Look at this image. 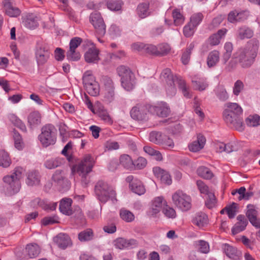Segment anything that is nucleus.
<instances>
[{
	"instance_id": "nucleus-60",
	"label": "nucleus",
	"mask_w": 260,
	"mask_h": 260,
	"mask_svg": "<svg viewBox=\"0 0 260 260\" xmlns=\"http://www.w3.org/2000/svg\"><path fill=\"white\" fill-rule=\"evenodd\" d=\"M242 13H238L236 11L231 12L228 15V20L232 23L240 21L242 19Z\"/></svg>"
},
{
	"instance_id": "nucleus-35",
	"label": "nucleus",
	"mask_w": 260,
	"mask_h": 260,
	"mask_svg": "<svg viewBox=\"0 0 260 260\" xmlns=\"http://www.w3.org/2000/svg\"><path fill=\"white\" fill-rule=\"evenodd\" d=\"M121 82L122 87L126 90L129 91L133 89L135 82L133 74L126 77H123L121 79Z\"/></svg>"
},
{
	"instance_id": "nucleus-12",
	"label": "nucleus",
	"mask_w": 260,
	"mask_h": 260,
	"mask_svg": "<svg viewBox=\"0 0 260 260\" xmlns=\"http://www.w3.org/2000/svg\"><path fill=\"white\" fill-rule=\"evenodd\" d=\"M86 45L90 46L88 50L84 55L85 61L89 63H96L100 58L99 57V51L90 41H85Z\"/></svg>"
},
{
	"instance_id": "nucleus-61",
	"label": "nucleus",
	"mask_w": 260,
	"mask_h": 260,
	"mask_svg": "<svg viewBox=\"0 0 260 260\" xmlns=\"http://www.w3.org/2000/svg\"><path fill=\"white\" fill-rule=\"evenodd\" d=\"M198 250L202 253H207L209 251V245L205 241H199L197 244Z\"/></svg>"
},
{
	"instance_id": "nucleus-28",
	"label": "nucleus",
	"mask_w": 260,
	"mask_h": 260,
	"mask_svg": "<svg viewBox=\"0 0 260 260\" xmlns=\"http://www.w3.org/2000/svg\"><path fill=\"white\" fill-rule=\"evenodd\" d=\"M237 220L238 221L232 229V233L234 235H236L244 231L248 223V221L244 215H238L237 216Z\"/></svg>"
},
{
	"instance_id": "nucleus-41",
	"label": "nucleus",
	"mask_w": 260,
	"mask_h": 260,
	"mask_svg": "<svg viewBox=\"0 0 260 260\" xmlns=\"http://www.w3.org/2000/svg\"><path fill=\"white\" fill-rule=\"evenodd\" d=\"M10 121L16 127L20 128L22 131H26V127L24 123L15 115L10 114L8 115Z\"/></svg>"
},
{
	"instance_id": "nucleus-52",
	"label": "nucleus",
	"mask_w": 260,
	"mask_h": 260,
	"mask_svg": "<svg viewBox=\"0 0 260 260\" xmlns=\"http://www.w3.org/2000/svg\"><path fill=\"white\" fill-rule=\"evenodd\" d=\"M122 2L120 0H110L107 3V7L112 11H119L121 9Z\"/></svg>"
},
{
	"instance_id": "nucleus-51",
	"label": "nucleus",
	"mask_w": 260,
	"mask_h": 260,
	"mask_svg": "<svg viewBox=\"0 0 260 260\" xmlns=\"http://www.w3.org/2000/svg\"><path fill=\"white\" fill-rule=\"evenodd\" d=\"M62 163V159L59 158L51 159L47 160L45 163V167L49 169L55 168L60 166Z\"/></svg>"
},
{
	"instance_id": "nucleus-1",
	"label": "nucleus",
	"mask_w": 260,
	"mask_h": 260,
	"mask_svg": "<svg viewBox=\"0 0 260 260\" xmlns=\"http://www.w3.org/2000/svg\"><path fill=\"white\" fill-rule=\"evenodd\" d=\"M160 79L167 85L166 91L169 95L173 96L175 94L176 88L175 84L176 83L185 97L187 98L191 97L189 91V87L186 85L185 81L180 77H173L170 69L168 68L164 69L161 73Z\"/></svg>"
},
{
	"instance_id": "nucleus-57",
	"label": "nucleus",
	"mask_w": 260,
	"mask_h": 260,
	"mask_svg": "<svg viewBox=\"0 0 260 260\" xmlns=\"http://www.w3.org/2000/svg\"><path fill=\"white\" fill-rule=\"evenodd\" d=\"M162 212L166 217L174 218L176 216V212L172 207L166 205L162 209Z\"/></svg>"
},
{
	"instance_id": "nucleus-39",
	"label": "nucleus",
	"mask_w": 260,
	"mask_h": 260,
	"mask_svg": "<svg viewBox=\"0 0 260 260\" xmlns=\"http://www.w3.org/2000/svg\"><path fill=\"white\" fill-rule=\"evenodd\" d=\"M28 122L31 126L40 124L41 122V116L37 111L30 113L28 116Z\"/></svg>"
},
{
	"instance_id": "nucleus-63",
	"label": "nucleus",
	"mask_w": 260,
	"mask_h": 260,
	"mask_svg": "<svg viewBox=\"0 0 260 260\" xmlns=\"http://www.w3.org/2000/svg\"><path fill=\"white\" fill-rule=\"evenodd\" d=\"M196 27L192 26L190 23H187L183 28V34L186 37H191L194 32Z\"/></svg>"
},
{
	"instance_id": "nucleus-64",
	"label": "nucleus",
	"mask_w": 260,
	"mask_h": 260,
	"mask_svg": "<svg viewBox=\"0 0 260 260\" xmlns=\"http://www.w3.org/2000/svg\"><path fill=\"white\" fill-rule=\"evenodd\" d=\"M216 95L221 101H226L229 98V94L226 89L223 87H218L217 89Z\"/></svg>"
},
{
	"instance_id": "nucleus-55",
	"label": "nucleus",
	"mask_w": 260,
	"mask_h": 260,
	"mask_svg": "<svg viewBox=\"0 0 260 260\" xmlns=\"http://www.w3.org/2000/svg\"><path fill=\"white\" fill-rule=\"evenodd\" d=\"M30 205L34 208L39 207L44 209L48 207L47 203L44 200H42L40 198H36L32 200L30 203Z\"/></svg>"
},
{
	"instance_id": "nucleus-38",
	"label": "nucleus",
	"mask_w": 260,
	"mask_h": 260,
	"mask_svg": "<svg viewBox=\"0 0 260 260\" xmlns=\"http://www.w3.org/2000/svg\"><path fill=\"white\" fill-rule=\"evenodd\" d=\"M129 187L134 192L139 195L143 194L145 191V188L142 182L137 179H135L129 184Z\"/></svg>"
},
{
	"instance_id": "nucleus-56",
	"label": "nucleus",
	"mask_w": 260,
	"mask_h": 260,
	"mask_svg": "<svg viewBox=\"0 0 260 260\" xmlns=\"http://www.w3.org/2000/svg\"><path fill=\"white\" fill-rule=\"evenodd\" d=\"M193 48L194 45L192 43L190 44L186 50L183 53L181 59L184 64H186L188 63L190 55Z\"/></svg>"
},
{
	"instance_id": "nucleus-7",
	"label": "nucleus",
	"mask_w": 260,
	"mask_h": 260,
	"mask_svg": "<svg viewBox=\"0 0 260 260\" xmlns=\"http://www.w3.org/2000/svg\"><path fill=\"white\" fill-rule=\"evenodd\" d=\"M83 83L86 91L92 96H96L100 93L99 84L95 80L90 71L85 72L83 76Z\"/></svg>"
},
{
	"instance_id": "nucleus-14",
	"label": "nucleus",
	"mask_w": 260,
	"mask_h": 260,
	"mask_svg": "<svg viewBox=\"0 0 260 260\" xmlns=\"http://www.w3.org/2000/svg\"><path fill=\"white\" fill-rule=\"evenodd\" d=\"M35 57L39 65L45 64L50 57V52L44 45L38 44L35 52Z\"/></svg>"
},
{
	"instance_id": "nucleus-18",
	"label": "nucleus",
	"mask_w": 260,
	"mask_h": 260,
	"mask_svg": "<svg viewBox=\"0 0 260 260\" xmlns=\"http://www.w3.org/2000/svg\"><path fill=\"white\" fill-rule=\"evenodd\" d=\"M166 204V202L162 197H158L154 199L152 202L151 207L148 211V215L155 217L159 213L162 205Z\"/></svg>"
},
{
	"instance_id": "nucleus-33",
	"label": "nucleus",
	"mask_w": 260,
	"mask_h": 260,
	"mask_svg": "<svg viewBox=\"0 0 260 260\" xmlns=\"http://www.w3.org/2000/svg\"><path fill=\"white\" fill-rule=\"evenodd\" d=\"M220 53L217 50H213L209 53L207 58V63L209 68L215 67L219 61Z\"/></svg>"
},
{
	"instance_id": "nucleus-11",
	"label": "nucleus",
	"mask_w": 260,
	"mask_h": 260,
	"mask_svg": "<svg viewBox=\"0 0 260 260\" xmlns=\"http://www.w3.org/2000/svg\"><path fill=\"white\" fill-rule=\"evenodd\" d=\"M90 20L96 33L100 36H104L106 33V25L101 15L98 13H92L90 16Z\"/></svg>"
},
{
	"instance_id": "nucleus-22",
	"label": "nucleus",
	"mask_w": 260,
	"mask_h": 260,
	"mask_svg": "<svg viewBox=\"0 0 260 260\" xmlns=\"http://www.w3.org/2000/svg\"><path fill=\"white\" fill-rule=\"evenodd\" d=\"M22 23L27 28L35 29L38 27L39 24L37 17L32 14H27L22 17Z\"/></svg>"
},
{
	"instance_id": "nucleus-27",
	"label": "nucleus",
	"mask_w": 260,
	"mask_h": 260,
	"mask_svg": "<svg viewBox=\"0 0 260 260\" xmlns=\"http://www.w3.org/2000/svg\"><path fill=\"white\" fill-rule=\"evenodd\" d=\"M3 3L6 13L8 16L16 17L20 14V10L14 6L9 0H4Z\"/></svg>"
},
{
	"instance_id": "nucleus-3",
	"label": "nucleus",
	"mask_w": 260,
	"mask_h": 260,
	"mask_svg": "<svg viewBox=\"0 0 260 260\" xmlns=\"http://www.w3.org/2000/svg\"><path fill=\"white\" fill-rule=\"evenodd\" d=\"M223 111V119L231 127H235L239 131L243 130V125L240 116L242 114L243 110L241 106L236 103H228Z\"/></svg>"
},
{
	"instance_id": "nucleus-46",
	"label": "nucleus",
	"mask_w": 260,
	"mask_h": 260,
	"mask_svg": "<svg viewBox=\"0 0 260 260\" xmlns=\"http://www.w3.org/2000/svg\"><path fill=\"white\" fill-rule=\"evenodd\" d=\"M164 134L158 132H152L150 133L149 140L156 144L160 145L162 142Z\"/></svg>"
},
{
	"instance_id": "nucleus-54",
	"label": "nucleus",
	"mask_w": 260,
	"mask_h": 260,
	"mask_svg": "<svg viewBox=\"0 0 260 260\" xmlns=\"http://www.w3.org/2000/svg\"><path fill=\"white\" fill-rule=\"evenodd\" d=\"M244 85L243 82L240 80H237L233 87V93L236 96H238L240 93L244 90Z\"/></svg>"
},
{
	"instance_id": "nucleus-36",
	"label": "nucleus",
	"mask_w": 260,
	"mask_h": 260,
	"mask_svg": "<svg viewBox=\"0 0 260 260\" xmlns=\"http://www.w3.org/2000/svg\"><path fill=\"white\" fill-rule=\"evenodd\" d=\"M233 50L232 43L226 42L224 45V52L223 53L221 61L223 64H225L231 58L232 52Z\"/></svg>"
},
{
	"instance_id": "nucleus-47",
	"label": "nucleus",
	"mask_w": 260,
	"mask_h": 260,
	"mask_svg": "<svg viewBox=\"0 0 260 260\" xmlns=\"http://www.w3.org/2000/svg\"><path fill=\"white\" fill-rule=\"evenodd\" d=\"M120 216L123 220L127 222H132L135 219V216L133 213L124 209L120 210Z\"/></svg>"
},
{
	"instance_id": "nucleus-2",
	"label": "nucleus",
	"mask_w": 260,
	"mask_h": 260,
	"mask_svg": "<svg viewBox=\"0 0 260 260\" xmlns=\"http://www.w3.org/2000/svg\"><path fill=\"white\" fill-rule=\"evenodd\" d=\"M258 41L252 40L249 41L245 47L240 48L234 54L243 68H248L254 62L258 48Z\"/></svg>"
},
{
	"instance_id": "nucleus-19",
	"label": "nucleus",
	"mask_w": 260,
	"mask_h": 260,
	"mask_svg": "<svg viewBox=\"0 0 260 260\" xmlns=\"http://www.w3.org/2000/svg\"><path fill=\"white\" fill-rule=\"evenodd\" d=\"M191 83L193 89L199 91H203L208 86L206 79L199 75L191 78Z\"/></svg>"
},
{
	"instance_id": "nucleus-23",
	"label": "nucleus",
	"mask_w": 260,
	"mask_h": 260,
	"mask_svg": "<svg viewBox=\"0 0 260 260\" xmlns=\"http://www.w3.org/2000/svg\"><path fill=\"white\" fill-rule=\"evenodd\" d=\"M222 249L227 256L233 259H238L241 256V252L237 248L229 244L222 245Z\"/></svg>"
},
{
	"instance_id": "nucleus-15",
	"label": "nucleus",
	"mask_w": 260,
	"mask_h": 260,
	"mask_svg": "<svg viewBox=\"0 0 260 260\" xmlns=\"http://www.w3.org/2000/svg\"><path fill=\"white\" fill-rule=\"evenodd\" d=\"M149 108L146 106L138 105L132 108L131 111V117L138 120H145L148 118L147 112Z\"/></svg>"
},
{
	"instance_id": "nucleus-62",
	"label": "nucleus",
	"mask_w": 260,
	"mask_h": 260,
	"mask_svg": "<svg viewBox=\"0 0 260 260\" xmlns=\"http://www.w3.org/2000/svg\"><path fill=\"white\" fill-rule=\"evenodd\" d=\"M160 145L167 149H172L175 145L173 140L165 135H164L162 142Z\"/></svg>"
},
{
	"instance_id": "nucleus-49",
	"label": "nucleus",
	"mask_w": 260,
	"mask_h": 260,
	"mask_svg": "<svg viewBox=\"0 0 260 260\" xmlns=\"http://www.w3.org/2000/svg\"><path fill=\"white\" fill-rule=\"evenodd\" d=\"M13 138L15 148L19 150H22L24 147V143L20 134L15 130L13 132Z\"/></svg>"
},
{
	"instance_id": "nucleus-37",
	"label": "nucleus",
	"mask_w": 260,
	"mask_h": 260,
	"mask_svg": "<svg viewBox=\"0 0 260 260\" xmlns=\"http://www.w3.org/2000/svg\"><path fill=\"white\" fill-rule=\"evenodd\" d=\"M12 163L9 154L5 150H0V167H9Z\"/></svg>"
},
{
	"instance_id": "nucleus-31",
	"label": "nucleus",
	"mask_w": 260,
	"mask_h": 260,
	"mask_svg": "<svg viewBox=\"0 0 260 260\" xmlns=\"http://www.w3.org/2000/svg\"><path fill=\"white\" fill-rule=\"evenodd\" d=\"M72 200L69 198L62 199L60 202L59 210L66 215H70L72 214V209L71 207Z\"/></svg>"
},
{
	"instance_id": "nucleus-13",
	"label": "nucleus",
	"mask_w": 260,
	"mask_h": 260,
	"mask_svg": "<svg viewBox=\"0 0 260 260\" xmlns=\"http://www.w3.org/2000/svg\"><path fill=\"white\" fill-rule=\"evenodd\" d=\"M149 111L150 113L155 114L161 117L168 116L170 113V110L167 104L163 102H159L154 106H149Z\"/></svg>"
},
{
	"instance_id": "nucleus-59",
	"label": "nucleus",
	"mask_w": 260,
	"mask_h": 260,
	"mask_svg": "<svg viewBox=\"0 0 260 260\" xmlns=\"http://www.w3.org/2000/svg\"><path fill=\"white\" fill-rule=\"evenodd\" d=\"M207 196V198L205 202L206 206L208 208L211 209L215 207L216 203L214 193L213 192H211Z\"/></svg>"
},
{
	"instance_id": "nucleus-26",
	"label": "nucleus",
	"mask_w": 260,
	"mask_h": 260,
	"mask_svg": "<svg viewBox=\"0 0 260 260\" xmlns=\"http://www.w3.org/2000/svg\"><path fill=\"white\" fill-rule=\"evenodd\" d=\"M54 241L58 246L62 249H65L71 245V241L69 236L65 234L60 233L54 238Z\"/></svg>"
},
{
	"instance_id": "nucleus-10",
	"label": "nucleus",
	"mask_w": 260,
	"mask_h": 260,
	"mask_svg": "<svg viewBox=\"0 0 260 260\" xmlns=\"http://www.w3.org/2000/svg\"><path fill=\"white\" fill-rule=\"evenodd\" d=\"M82 39L79 37L73 38L70 43V49L67 52V57L68 60L77 61L80 58L79 52L76 51V48L80 45Z\"/></svg>"
},
{
	"instance_id": "nucleus-21",
	"label": "nucleus",
	"mask_w": 260,
	"mask_h": 260,
	"mask_svg": "<svg viewBox=\"0 0 260 260\" xmlns=\"http://www.w3.org/2000/svg\"><path fill=\"white\" fill-rule=\"evenodd\" d=\"M153 172L155 176L160 180L162 183L168 185L172 183L171 176L167 171L159 167H155L153 169Z\"/></svg>"
},
{
	"instance_id": "nucleus-16",
	"label": "nucleus",
	"mask_w": 260,
	"mask_h": 260,
	"mask_svg": "<svg viewBox=\"0 0 260 260\" xmlns=\"http://www.w3.org/2000/svg\"><path fill=\"white\" fill-rule=\"evenodd\" d=\"M114 245L116 248L124 249L132 248L138 245V242L134 239H126L123 238H118L114 241Z\"/></svg>"
},
{
	"instance_id": "nucleus-9",
	"label": "nucleus",
	"mask_w": 260,
	"mask_h": 260,
	"mask_svg": "<svg viewBox=\"0 0 260 260\" xmlns=\"http://www.w3.org/2000/svg\"><path fill=\"white\" fill-rule=\"evenodd\" d=\"M3 191L7 195L11 196L17 193L21 187L20 181L13 176H5L3 178Z\"/></svg>"
},
{
	"instance_id": "nucleus-8",
	"label": "nucleus",
	"mask_w": 260,
	"mask_h": 260,
	"mask_svg": "<svg viewBox=\"0 0 260 260\" xmlns=\"http://www.w3.org/2000/svg\"><path fill=\"white\" fill-rule=\"evenodd\" d=\"M54 131L55 128L51 124L46 125L42 127L39 139L44 147H47L55 144L56 138Z\"/></svg>"
},
{
	"instance_id": "nucleus-6",
	"label": "nucleus",
	"mask_w": 260,
	"mask_h": 260,
	"mask_svg": "<svg viewBox=\"0 0 260 260\" xmlns=\"http://www.w3.org/2000/svg\"><path fill=\"white\" fill-rule=\"evenodd\" d=\"M95 192L99 200L102 202H106L109 198L115 199V191L108 184L102 181H99L95 186Z\"/></svg>"
},
{
	"instance_id": "nucleus-43",
	"label": "nucleus",
	"mask_w": 260,
	"mask_h": 260,
	"mask_svg": "<svg viewBox=\"0 0 260 260\" xmlns=\"http://www.w3.org/2000/svg\"><path fill=\"white\" fill-rule=\"evenodd\" d=\"M245 122L248 126H257L260 125V116L256 114L249 115L246 119Z\"/></svg>"
},
{
	"instance_id": "nucleus-48",
	"label": "nucleus",
	"mask_w": 260,
	"mask_h": 260,
	"mask_svg": "<svg viewBox=\"0 0 260 260\" xmlns=\"http://www.w3.org/2000/svg\"><path fill=\"white\" fill-rule=\"evenodd\" d=\"M148 7L149 5L147 3H142L138 6V14L140 17L144 18L148 16Z\"/></svg>"
},
{
	"instance_id": "nucleus-40",
	"label": "nucleus",
	"mask_w": 260,
	"mask_h": 260,
	"mask_svg": "<svg viewBox=\"0 0 260 260\" xmlns=\"http://www.w3.org/2000/svg\"><path fill=\"white\" fill-rule=\"evenodd\" d=\"M253 31L247 27H240L237 32V38L240 40L244 39L250 38L253 36Z\"/></svg>"
},
{
	"instance_id": "nucleus-58",
	"label": "nucleus",
	"mask_w": 260,
	"mask_h": 260,
	"mask_svg": "<svg viewBox=\"0 0 260 260\" xmlns=\"http://www.w3.org/2000/svg\"><path fill=\"white\" fill-rule=\"evenodd\" d=\"M200 106V102L198 99H194L193 105L194 111L201 119H203L205 117V115Z\"/></svg>"
},
{
	"instance_id": "nucleus-29",
	"label": "nucleus",
	"mask_w": 260,
	"mask_h": 260,
	"mask_svg": "<svg viewBox=\"0 0 260 260\" xmlns=\"http://www.w3.org/2000/svg\"><path fill=\"white\" fill-rule=\"evenodd\" d=\"M192 223L199 228H203L208 223V216L204 213L198 212L193 217Z\"/></svg>"
},
{
	"instance_id": "nucleus-34",
	"label": "nucleus",
	"mask_w": 260,
	"mask_h": 260,
	"mask_svg": "<svg viewBox=\"0 0 260 260\" xmlns=\"http://www.w3.org/2000/svg\"><path fill=\"white\" fill-rule=\"evenodd\" d=\"M119 161L120 165H121L124 168L129 170H133L134 169V162L129 155L127 154H123L121 155L120 157Z\"/></svg>"
},
{
	"instance_id": "nucleus-5",
	"label": "nucleus",
	"mask_w": 260,
	"mask_h": 260,
	"mask_svg": "<svg viewBox=\"0 0 260 260\" xmlns=\"http://www.w3.org/2000/svg\"><path fill=\"white\" fill-rule=\"evenodd\" d=\"M172 199L174 205L182 211H187L191 208L190 196L181 190L174 192Z\"/></svg>"
},
{
	"instance_id": "nucleus-42",
	"label": "nucleus",
	"mask_w": 260,
	"mask_h": 260,
	"mask_svg": "<svg viewBox=\"0 0 260 260\" xmlns=\"http://www.w3.org/2000/svg\"><path fill=\"white\" fill-rule=\"evenodd\" d=\"M172 17L174 20V23L176 26L182 25L185 20L183 14L178 9H174L172 12Z\"/></svg>"
},
{
	"instance_id": "nucleus-53",
	"label": "nucleus",
	"mask_w": 260,
	"mask_h": 260,
	"mask_svg": "<svg viewBox=\"0 0 260 260\" xmlns=\"http://www.w3.org/2000/svg\"><path fill=\"white\" fill-rule=\"evenodd\" d=\"M196 184L198 187V189L199 190L201 194L207 196L209 193L212 192V190L209 189L208 186L201 180H197Z\"/></svg>"
},
{
	"instance_id": "nucleus-24",
	"label": "nucleus",
	"mask_w": 260,
	"mask_h": 260,
	"mask_svg": "<svg viewBox=\"0 0 260 260\" xmlns=\"http://www.w3.org/2000/svg\"><path fill=\"white\" fill-rule=\"evenodd\" d=\"M206 143V138L202 135L199 134L197 136L196 140L189 144L188 148L192 152H197L201 150L204 147Z\"/></svg>"
},
{
	"instance_id": "nucleus-32",
	"label": "nucleus",
	"mask_w": 260,
	"mask_h": 260,
	"mask_svg": "<svg viewBox=\"0 0 260 260\" xmlns=\"http://www.w3.org/2000/svg\"><path fill=\"white\" fill-rule=\"evenodd\" d=\"M226 32L227 29L226 28L219 29L216 34H214L209 37L208 39L209 44L213 46L218 45L220 43V40L224 37Z\"/></svg>"
},
{
	"instance_id": "nucleus-17",
	"label": "nucleus",
	"mask_w": 260,
	"mask_h": 260,
	"mask_svg": "<svg viewBox=\"0 0 260 260\" xmlns=\"http://www.w3.org/2000/svg\"><path fill=\"white\" fill-rule=\"evenodd\" d=\"M103 94L104 99L106 102L110 103L114 100L115 97L114 87L113 83L110 79H108L105 83Z\"/></svg>"
},
{
	"instance_id": "nucleus-30",
	"label": "nucleus",
	"mask_w": 260,
	"mask_h": 260,
	"mask_svg": "<svg viewBox=\"0 0 260 260\" xmlns=\"http://www.w3.org/2000/svg\"><path fill=\"white\" fill-rule=\"evenodd\" d=\"M40 181V176L38 172L29 171L27 173L26 183L28 185H38Z\"/></svg>"
},
{
	"instance_id": "nucleus-44",
	"label": "nucleus",
	"mask_w": 260,
	"mask_h": 260,
	"mask_svg": "<svg viewBox=\"0 0 260 260\" xmlns=\"http://www.w3.org/2000/svg\"><path fill=\"white\" fill-rule=\"evenodd\" d=\"M93 232L90 229L84 230L78 234V239L81 242L89 241L93 238Z\"/></svg>"
},
{
	"instance_id": "nucleus-50",
	"label": "nucleus",
	"mask_w": 260,
	"mask_h": 260,
	"mask_svg": "<svg viewBox=\"0 0 260 260\" xmlns=\"http://www.w3.org/2000/svg\"><path fill=\"white\" fill-rule=\"evenodd\" d=\"M203 17V15L201 13H195L191 16L189 23L197 27L202 22Z\"/></svg>"
},
{
	"instance_id": "nucleus-45",
	"label": "nucleus",
	"mask_w": 260,
	"mask_h": 260,
	"mask_svg": "<svg viewBox=\"0 0 260 260\" xmlns=\"http://www.w3.org/2000/svg\"><path fill=\"white\" fill-rule=\"evenodd\" d=\"M198 175L202 178L206 179H210L213 177V173L207 168L200 167L197 170Z\"/></svg>"
},
{
	"instance_id": "nucleus-4",
	"label": "nucleus",
	"mask_w": 260,
	"mask_h": 260,
	"mask_svg": "<svg viewBox=\"0 0 260 260\" xmlns=\"http://www.w3.org/2000/svg\"><path fill=\"white\" fill-rule=\"evenodd\" d=\"M94 164L93 158L90 155H86L80 163L72 167V173H76L79 175L83 186H85L89 183L90 178L88 174L92 171Z\"/></svg>"
},
{
	"instance_id": "nucleus-20",
	"label": "nucleus",
	"mask_w": 260,
	"mask_h": 260,
	"mask_svg": "<svg viewBox=\"0 0 260 260\" xmlns=\"http://www.w3.org/2000/svg\"><path fill=\"white\" fill-rule=\"evenodd\" d=\"M246 215L250 223L254 226H259L260 219L257 217V211L253 205L249 204L247 206Z\"/></svg>"
},
{
	"instance_id": "nucleus-25",
	"label": "nucleus",
	"mask_w": 260,
	"mask_h": 260,
	"mask_svg": "<svg viewBox=\"0 0 260 260\" xmlns=\"http://www.w3.org/2000/svg\"><path fill=\"white\" fill-rule=\"evenodd\" d=\"M40 251V247L37 244L29 243L26 246L24 252L27 258H33L38 256Z\"/></svg>"
}]
</instances>
